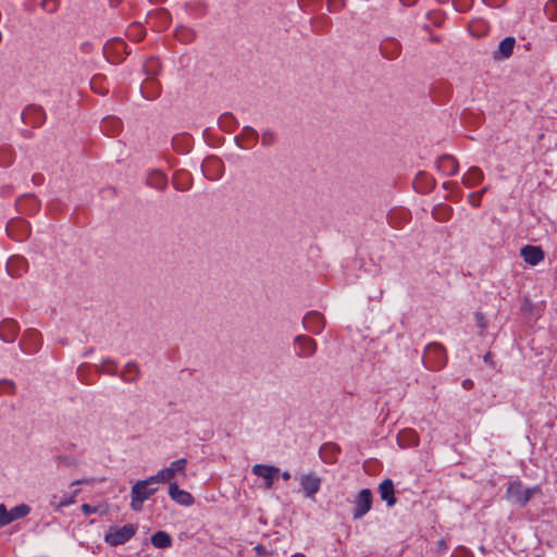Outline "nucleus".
I'll return each instance as SVG.
<instances>
[{
    "mask_svg": "<svg viewBox=\"0 0 557 557\" xmlns=\"http://www.w3.org/2000/svg\"><path fill=\"white\" fill-rule=\"evenodd\" d=\"M300 484L306 496L313 498L320 490L321 479L313 474H306L300 478Z\"/></svg>",
    "mask_w": 557,
    "mask_h": 557,
    "instance_id": "6ab92c4d",
    "label": "nucleus"
},
{
    "mask_svg": "<svg viewBox=\"0 0 557 557\" xmlns=\"http://www.w3.org/2000/svg\"><path fill=\"white\" fill-rule=\"evenodd\" d=\"M41 345V335L35 329H28L24 332L20 342L21 348L28 354L35 352Z\"/></svg>",
    "mask_w": 557,
    "mask_h": 557,
    "instance_id": "1a4fd4ad",
    "label": "nucleus"
},
{
    "mask_svg": "<svg viewBox=\"0 0 557 557\" xmlns=\"http://www.w3.org/2000/svg\"><path fill=\"white\" fill-rule=\"evenodd\" d=\"M437 170L447 176H453L458 172V161L449 154L442 156L436 162Z\"/></svg>",
    "mask_w": 557,
    "mask_h": 557,
    "instance_id": "dca6fc26",
    "label": "nucleus"
},
{
    "mask_svg": "<svg viewBox=\"0 0 557 557\" xmlns=\"http://www.w3.org/2000/svg\"><path fill=\"white\" fill-rule=\"evenodd\" d=\"M481 199V194H476L475 191L468 195V201L474 208L480 206Z\"/></svg>",
    "mask_w": 557,
    "mask_h": 557,
    "instance_id": "c03bdc74",
    "label": "nucleus"
},
{
    "mask_svg": "<svg viewBox=\"0 0 557 557\" xmlns=\"http://www.w3.org/2000/svg\"><path fill=\"white\" fill-rule=\"evenodd\" d=\"M442 20L441 15L438 14V17H435V21Z\"/></svg>",
    "mask_w": 557,
    "mask_h": 557,
    "instance_id": "69168bd1",
    "label": "nucleus"
},
{
    "mask_svg": "<svg viewBox=\"0 0 557 557\" xmlns=\"http://www.w3.org/2000/svg\"><path fill=\"white\" fill-rule=\"evenodd\" d=\"M441 21H442V20H440V21H434V23H435V24H437V25H441Z\"/></svg>",
    "mask_w": 557,
    "mask_h": 557,
    "instance_id": "0e129e2a",
    "label": "nucleus"
},
{
    "mask_svg": "<svg viewBox=\"0 0 557 557\" xmlns=\"http://www.w3.org/2000/svg\"><path fill=\"white\" fill-rule=\"evenodd\" d=\"M140 91L144 98L153 100L159 97L161 92V85L156 77H148L140 86Z\"/></svg>",
    "mask_w": 557,
    "mask_h": 557,
    "instance_id": "a211bd4d",
    "label": "nucleus"
},
{
    "mask_svg": "<svg viewBox=\"0 0 557 557\" xmlns=\"http://www.w3.org/2000/svg\"><path fill=\"white\" fill-rule=\"evenodd\" d=\"M175 37L177 40L188 44L194 40L195 32L186 26H180L175 30Z\"/></svg>",
    "mask_w": 557,
    "mask_h": 557,
    "instance_id": "473e14b6",
    "label": "nucleus"
},
{
    "mask_svg": "<svg viewBox=\"0 0 557 557\" xmlns=\"http://www.w3.org/2000/svg\"><path fill=\"white\" fill-rule=\"evenodd\" d=\"M188 461L186 458H181L172 461L169 467L159 470L154 475H151V481L160 483H173L172 480L176 474L185 475V469Z\"/></svg>",
    "mask_w": 557,
    "mask_h": 557,
    "instance_id": "7ed1b4c3",
    "label": "nucleus"
},
{
    "mask_svg": "<svg viewBox=\"0 0 557 557\" xmlns=\"http://www.w3.org/2000/svg\"><path fill=\"white\" fill-rule=\"evenodd\" d=\"M27 269L28 262L22 256H12L7 262V270L11 276H21Z\"/></svg>",
    "mask_w": 557,
    "mask_h": 557,
    "instance_id": "f3484780",
    "label": "nucleus"
},
{
    "mask_svg": "<svg viewBox=\"0 0 557 557\" xmlns=\"http://www.w3.org/2000/svg\"><path fill=\"white\" fill-rule=\"evenodd\" d=\"M9 509L4 504H0V528L10 524Z\"/></svg>",
    "mask_w": 557,
    "mask_h": 557,
    "instance_id": "58836bf2",
    "label": "nucleus"
},
{
    "mask_svg": "<svg viewBox=\"0 0 557 557\" xmlns=\"http://www.w3.org/2000/svg\"><path fill=\"white\" fill-rule=\"evenodd\" d=\"M82 510L85 515L95 513L97 511L96 508L89 504L82 505Z\"/></svg>",
    "mask_w": 557,
    "mask_h": 557,
    "instance_id": "49530a36",
    "label": "nucleus"
},
{
    "mask_svg": "<svg viewBox=\"0 0 557 557\" xmlns=\"http://www.w3.org/2000/svg\"><path fill=\"white\" fill-rule=\"evenodd\" d=\"M486 5L492 8H499L502 7L506 0H482Z\"/></svg>",
    "mask_w": 557,
    "mask_h": 557,
    "instance_id": "a18cd8bd",
    "label": "nucleus"
},
{
    "mask_svg": "<svg viewBox=\"0 0 557 557\" xmlns=\"http://www.w3.org/2000/svg\"><path fill=\"white\" fill-rule=\"evenodd\" d=\"M121 0H110L111 4L112 5H117L120 3Z\"/></svg>",
    "mask_w": 557,
    "mask_h": 557,
    "instance_id": "13d9d810",
    "label": "nucleus"
},
{
    "mask_svg": "<svg viewBox=\"0 0 557 557\" xmlns=\"http://www.w3.org/2000/svg\"><path fill=\"white\" fill-rule=\"evenodd\" d=\"M488 190V186H484L481 190L475 191L476 194H481V197Z\"/></svg>",
    "mask_w": 557,
    "mask_h": 557,
    "instance_id": "5fc2aeb1",
    "label": "nucleus"
},
{
    "mask_svg": "<svg viewBox=\"0 0 557 557\" xmlns=\"http://www.w3.org/2000/svg\"><path fill=\"white\" fill-rule=\"evenodd\" d=\"M282 478H283V480L288 481L290 479V473L285 471L282 473Z\"/></svg>",
    "mask_w": 557,
    "mask_h": 557,
    "instance_id": "864d4df0",
    "label": "nucleus"
},
{
    "mask_svg": "<svg viewBox=\"0 0 557 557\" xmlns=\"http://www.w3.org/2000/svg\"><path fill=\"white\" fill-rule=\"evenodd\" d=\"M170 13L165 9L152 11L147 16V23L159 32L165 29L170 25Z\"/></svg>",
    "mask_w": 557,
    "mask_h": 557,
    "instance_id": "f8f14e48",
    "label": "nucleus"
},
{
    "mask_svg": "<svg viewBox=\"0 0 557 557\" xmlns=\"http://www.w3.org/2000/svg\"><path fill=\"white\" fill-rule=\"evenodd\" d=\"M317 342L307 335H297L294 339L295 355L298 358H310L317 351Z\"/></svg>",
    "mask_w": 557,
    "mask_h": 557,
    "instance_id": "423d86ee",
    "label": "nucleus"
},
{
    "mask_svg": "<svg viewBox=\"0 0 557 557\" xmlns=\"http://www.w3.org/2000/svg\"><path fill=\"white\" fill-rule=\"evenodd\" d=\"M228 119H231V116H230V115H224V116H222V117H221V123H222V122H224L225 120H228Z\"/></svg>",
    "mask_w": 557,
    "mask_h": 557,
    "instance_id": "bf43d9fd",
    "label": "nucleus"
},
{
    "mask_svg": "<svg viewBox=\"0 0 557 557\" xmlns=\"http://www.w3.org/2000/svg\"><path fill=\"white\" fill-rule=\"evenodd\" d=\"M258 137V132L255 128L246 126L244 127L240 137L237 138L238 146L244 149H249L256 145Z\"/></svg>",
    "mask_w": 557,
    "mask_h": 557,
    "instance_id": "393cba45",
    "label": "nucleus"
},
{
    "mask_svg": "<svg viewBox=\"0 0 557 557\" xmlns=\"http://www.w3.org/2000/svg\"><path fill=\"white\" fill-rule=\"evenodd\" d=\"M157 481H151V476L137 481L131 490V508L135 511L143 509L145 500L149 499L158 491Z\"/></svg>",
    "mask_w": 557,
    "mask_h": 557,
    "instance_id": "f257e3e1",
    "label": "nucleus"
},
{
    "mask_svg": "<svg viewBox=\"0 0 557 557\" xmlns=\"http://www.w3.org/2000/svg\"><path fill=\"white\" fill-rule=\"evenodd\" d=\"M455 9L459 12H467L471 9L473 0H453Z\"/></svg>",
    "mask_w": 557,
    "mask_h": 557,
    "instance_id": "c9c22d12",
    "label": "nucleus"
},
{
    "mask_svg": "<svg viewBox=\"0 0 557 557\" xmlns=\"http://www.w3.org/2000/svg\"><path fill=\"white\" fill-rule=\"evenodd\" d=\"M7 233L14 240L23 242L30 233L28 223L23 219H12L7 224Z\"/></svg>",
    "mask_w": 557,
    "mask_h": 557,
    "instance_id": "0eeeda50",
    "label": "nucleus"
},
{
    "mask_svg": "<svg viewBox=\"0 0 557 557\" xmlns=\"http://www.w3.org/2000/svg\"><path fill=\"white\" fill-rule=\"evenodd\" d=\"M98 78L97 77H94L90 82V85H91V88L95 89V85L97 83Z\"/></svg>",
    "mask_w": 557,
    "mask_h": 557,
    "instance_id": "4d7b16f0",
    "label": "nucleus"
},
{
    "mask_svg": "<svg viewBox=\"0 0 557 557\" xmlns=\"http://www.w3.org/2000/svg\"><path fill=\"white\" fill-rule=\"evenodd\" d=\"M78 493L79 490H75L72 494H64L61 497L53 494L50 496L49 505L54 509V511H60L62 508L73 505Z\"/></svg>",
    "mask_w": 557,
    "mask_h": 557,
    "instance_id": "aec40b11",
    "label": "nucleus"
},
{
    "mask_svg": "<svg viewBox=\"0 0 557 557\" xmlns=\"http://www.w3.org/2000/svg\"><path fill=\"white\" fill-rule=\"evenodd\" d=\"M326 1H327L329 12H333V13L342 11L346 5L345 0H326Z\"/></svg>",
    "mask_w": 557,
    "mask_h": 557,
    "instance_id": "e433bc0d",
    "label": "nucleus"
},
{
    "mask_svg": "<svg viewBox=\"0 0 557 557\" xmlns=\"http://www.w3.org/2000/svg\"><path fill=\"white\" fill-rule=\"evenodd\" d=\"M453 185H455V184H454V183H450V182H445V183L443 184V187H444L445 189H448V188H449L450 186H453Z\"/></svg>",
    "mask_w": 557,
    "mask_h": 557,
    "instance_id": "6e6d98bb",
    "label": "nucleus"
},
{
    "mask_svg": "<svg viewBox=\"0 0 557 557\" xmlns=\"http://www.w3.org/2000/svg\"><path fill=\"white\" fill-rule=\"evenodd\" d=\"M372 507V493L369 488L361 490L354 500L352 517L361 519Z\"/></svg>",
    "mask_w": 557,
    "mask_h": 557,
    "instance_id": "39448f33",
    "label": "nucleus"
},
{
    "mask_svg": "<svg viewBox=\"0 0 557 557\" xmlns=\"http://www.w3.org/2000/svg\"><path fill=\"white\" fill-rule=\"evenodd\" d=\"M437 1H438V2H442V3H444V2H446L447 0H437Z\"/></svg>",
    "mask_w": 557,
    "mask_h": 557,
    "instance_id": "774afa93",
    "label": "nucleus"
},
{
    "mask_svg": "<svg viewBox=\"0 0 557 557\" xmlns=\"http://www.w3.org/2000/svg\"><path fill=\"white\" fill-rule=\"evenodd\" d=\"M23 201H30L35 203L36 199L33 196L26 197L25 199L18 201V206H22Z\"/></svg>",
    "mask_w": 557,
    "mask_h": 557,
    "instance_id": "603ef678",
    "label": "nucleus"
},
{
    "mask_svg": "<svg viewBox=\"0 0 557 557\" xmlns=\"http://www.w3.org/2000/svg\"><path fill=\"white\" fill-rule=\"evenodd\" d=\"M275 141V134L272 131L262 133L261 144L263 146H271Z\"/></svg>",
    "mask_w": 557,
    "mask_h": 557,
    "instance_id": "79ce46f5",
    "label": "nucleus"
},
{
    "mask_svg": "<svg viewBox=\"0 0 557 557\" xmlns=\"http://www.w3.org/2000/svg\"><path fill=\"white\" fill-rule=\"evenodd\" d=\"M144 69L146 73L149 75V77H156L158 73L160 72L161 64L157 58H149L145 64Z\"/></svg>",
    "mask_w": 557,
    "mask_h": 557,
    "instance_id": "72a5a7b5",
    "label": "nucleus"
},
{
    "mask_svg": "<svg viewBox=\"0 0 557 557\" xmlns=\"http://www.w3.org/2000/svg\"><path fill=\"white\" fill-rule=\"evenodd\" d=\"M146 183L152 188L163 190L168 186V177L163 172L153 170L148 173Z\"/></svg>",
    "mask_w": 557,
    "mask_h": 557,
    "instance_id": "a878e982",
    "label": "nucleus"
},
{
    "mask_svg": "<svg viewBox=\"0 0 557 557\" xmlns=\"http://www.w3.org/2000/svg\"><path fill=\"white\" fill-rule=\"evenodd\" d=\"M423 364L431 371L443 369L447 362V355L445 347L440 343L429 344L422 357Z\"/></svg>",
    "mask_w": 557,
    "mask_h": 557,
    "instance_id": "f03ea898",
    "label": "nucleus"
},
{
    "mask_svg": "<svg viewBox=\"0 0 557 557\" xmlns=\"http://www.w3.org/2000/svg\"><path fill=\"white\" fill-rule=\"evenodd\" d=\"M508 497L520 505H525L532 497L533 491L524 488L520 482H511L507 488Z\"/></svg>",
    "mask_w": 557,
    "mask_h": 557,
    "instance_id": "9d476101",
    "label": "nucleus"
},
{
    "mask_svg": "<svg viewBox=\"0 0 557 557\" xmlns=\"http://www.w3.org/2000/svg\"><path fill=\"white\" fill-rule=\"evenodd\" d=\"M515 45H516V39L513 37L504 38L499 42L498 49L493 52L494 60L508 59L513 52Z\"/></svg>",
    "mask_w": 557,
    "mask_h": 557,
    "instance_id": "4be33fe9",
    "label": "nucleus"
},
{
    "mask_svg": "<svg viewBox=\"0 0 557 557\" xmlns=\"http://www.w3.org/2000/svg\"><path fill=\"white\" fill-rule=\"evenodd\" d=\"M523 260L530 265H537L540 262L544 260V251L539 246H524L520 251Z\"/></svg>",
    "mask_w": 557,
    "mask_h": 557,
    "instance_id": "4468645a",
    "label": "nucleus"
},
{
    "mask_svg": "<svg viewBox=\"0 0 557 557\" xmlns=\"http://www.w3.org/2000/svg\"><path fill=\"white\" fill-rule=\"evenodd\" d=\"M379 493L382 500L386 502L388 507H392L396 504V497L394 494V483L391 479H385L379 485Z\"/></svg>",
    "mask_w": 557,
    "mask_h": 557,
    "instance_id": "b1692460",
    "label": "nucleus"
},
{
    "mask_svg": "<svg viewBox=\"0 0 557 557\" xmlns=\"http://www.w3.org/2000/svg\"><path fill=\"white\" fill-rule=\"evenodd\" d=\"M137 528L134 524H125L121 528H110L104 535V541L111 546H119L131 540Z\"/></svg>",
    "mask_w": 557,
    "mask_h": 557,
    "instance_id": "20e7f679",
    "label": "nucleus"
},
{
    "mask_svg": "<svg viewBox=\"0 0 557 557\" xmlns=\"http://www.w3.org/2000/svg\"><path fill=\"white\" fill-rule=\"evenodd\" d=\"M255 549H256V552H257V554H258L259 556H263V555H265V554H267V549H265V547H264V546H262V545H257V546L255 547Z\"/></svg>",
    "mask_w": 557,
    "mask_h": 557,
    "instance_id": "8fccbe9b",
    "label": "nucleus"
},
{
    "mask_svg": "<svg viewBox=\"0 0 557 557\" xmlns=\"http://www.w3.org/2000/svg\"><path fill=\"white\" fill-rule=\"evenodd\" d=\"M484 180L483 171L478 166H471L462 176V184L467 188H473Z\"/></svg>",
    "mask_w": 557,
    "mask_h": 557,
    "instance_id": "5701e85b",
    "label": "nucleus"
},
{
    "mask_svg": "<svg viewBox=\"0 0 557 557\" xmlns=\"http://www.w3.org/2000/svg\"><path fill=\"white\" fill-rule=\"evenodd\" d=\"M40 7L48 13H54L59 8V0H42Z\"/></svg>",
    "mask_w": 557,
    "mask_h": 557,
    "instance_id": "f704fd0d",
    "label": "nucleus"
},
{
    "mask_svg": "<svg viewBox=\"0 0 557 557\" xmlns=\"http://www.w3.org/2000/svg\"><path fill=\"white\" fill-rule=\"evenodd\" d=\"M20 326L13 319H5L0 323V338L13 343L18 334Z\"/></svg>",
    "mask_w": 557,
    "mask_h": 557,
    "instance_id": "ddd939ff",
    "label": "nucleus"
},
{
    "mask_svg": "<svg viewBox=\"0 0 557 557\" xmlns=\"http://www.w3.org/2000/svg\"><path fill=\"white\" fill-rule=\"evenodd\" d=\"M461 385H462V387H463L465 389H471V388L473 387V385H474V384H473V381H472V380H470V379H466V380H463V381H462Z\"/></svg>",
    "mask_w": 557,
    "mask_h": 557,
    "instance_id": "09e8293b",
    "label": "nucleus"
},
{
    "mask_svg": "<svg viewBox=\"0 0 557 557\" xmlns=\"http://www.w3.org/2000/svg\"><path fill=\"white\" fill-rule=\"evenodd\" d=\"M59 460H60V462H62V461L66 462V458H64V457H59Z\"/></svg>",
    "mask_w": 557,
    "mask_h": 557,
    "instance_id": "052dcab7",
    "label": "nucleus"
},
{
    "mask_svg": "<svg viewBox=\"0 0 557 557\" xmlns=\"http://www.w3.org/2000/svg\"><path fill=\"white\" fill-rule=\"evenodd\" d=\"M151 543L157 548H168L172 545V539L166 532L158 531L151 536Z\"/></svg>",
    "mask_w": 557,
    "mask_h": 557,
    "instance_id": "cd10ccee",
    "label": "nucleus"
},
{
    "mask_svg": "<svg viewBox=\"0 0 557 557\" xmlns=\"http://www.w3.org/2000/svg\"><path fill=\"white\" fill-rule=\"evenodd\" d=\"M413 187L417 191L421 194H426L433 190V188L435 187V181L430 174L425 172H420L417 174L413 181Z\"/></svg>",
    "mask_w": 557,
    "mask_h": 557,
    "instance_id": "412c9836",
    "label": "nucleus"
},
{
    "mask_svg": "<svg viewBox=\"0 0 557 557\" xmlns=\"http://www.w3.org/2000/svg\"><path fill=\"white\" fill-rule=\"evenodd\" d=\"M128 35L134 40H141L144 38V30L140 25H133L128 29Z\"/></svg>",
    "mask_w": 557,
    "mask_h": 557,
    "instance_id": "a19ab883",
    "label": "nucleus"
},
{
    "mask_svg": "<svg viewBox=\"0 0 557 557\" xmlns=\"http://www.w3.org/2000/svg\"><path fill=\"white\" fill-rule=\"evenodd\" d=\"M397 443L401 448L414 447L419 443V436L413 430H403L397 435Z\"/></svg>",
    "mask_w": 557,
    "mask_h": 557,
    "instance_id": "bb28decb",
    "label": "nucleus"
},
{
    "mask_svg": "<svg viewBox=\"0 0 557 557\" xmlns=\"http://www.w3.org/2000/svg\"><path fill=\"white\" fill-rule=\"evenodd\" d=\"M100 371L103 372V373H107V374H115L116 371H117V366L114 361L112 360H107L104 361L101 367H100Z\"/></svg>",
    "mask_w": 557,
    "mask_h": 557,
    "instance_id": "4c0bfd02",
    "label": "nucleus"
},
{
    "mask_svg": "<svg viewBox=\"0 0 557 557\" xmlns=\"http://www.w3.org/2000/svg\"><path fill=\"white\" fill-rule=\"evenodd\" d=\"M324 323V317L318 311L308 312L302 319L304 327L313 334H320Z\"/></svg>",
    "mask_w": 557,
    "mask_h": 557,
    "instance_id": "9b49d317",
    "label": "nucleus"
},
{
    "mask_svg": "<svg viewBox=\"0 0 557 557\" xmlns=\"http://www.w3.org/2000/svg\"><path fill=\"white\" fill-rule=\"evenodd\" d=\"M109 122H113V123L119 124V121H117V120H109V121H107L106 123H109Z\"/></svg>",
    "mask_w": 557,
    "mask_h": 557,
    "instance_id": "680f3d73",
    "label": "nucleus"
},
{
    "mask_svg": "<svg viewBox=\"0 0 557 557\" xmlns=\"http://www.w3.org/2000/svg\"><path fill=\"white\" fill-rule=\"evenodd\" d=\"M92 482H94L92 479H82V480L73 481L71 483V485L74 486V485H77V484H91Z\"/></svg>",
    "mask_w": 557,
    "mask_h": 557,
    "instance_id": "de8ad7c7",
    "label": "nucleus"
},
{
    "mask_svg": "<svg viewBox=\"0 0 557 557\" xmlns=\"http://www.w3.org/2000/svg\"><path fill=\"white\" fill-rule=\"evenodd\" d=\"M252 473L264 480V488L273 487L274 481L280 474V469L275 466L255 465L251 469Z\"/></svg>",
    "mask_w": 557,
    "mask_h": 557,
    "instance_id": "6e6552de",
    "label": "nucleus"
},
{
    "mask_svg": "<svg viewBox=\"0 0 557 557\" xmlns=\"http://www.w3.org/2000/svg\"><path fill=\"white\" fill-rule=\"evenodd\" d=\"M432 214L435 220H437L440 222H445L451 218L453 208L448 205L441 203V205H437L436 207H434Z\"/></svg>",
    "mask_w": 557,
    "mask_h": 557,
    "instance_id": "c85d7f7f",
    "label": "nucleus"
},
{
    "mask_svg": "<svg viewBox=\"0 0 557 557\" xmlns=\"http://www.w3.org/2000/svg\"><path fill=\"white\" fill-rule=\"evenodd\" d=\"M545 12L552 20H557V0H549L545 5Z\"/></svg>",
    "mask_w": 557,
    "mask_h": 557,
    "instance_id": "ea45409f",
    "label": "nucleus"
},
{
    "mask_svg": "<svg viewBox=\"0 0 557 557\" xmlns=\"http://www.w3.org/2000/svg\"><path fill=\"white\" fill-rule=\"evenodd\" d=\"M14 391V384L11 381H0V395L11 394Z\"/></svg>",
    "mask_w": 557,
    "mask_h": 557,
    "instance_id": "37998d69",
    "label": "nucleus"
},
{
    "mask_svg": "<svg viewBox=\"0 0 557 557\" xmlns=\"http://www.w3.org/2000/svg\"><path fill=\"white\" fill-rule=\"evenodd\" d=\"M484 360H485V361L490 360V354H487V355L484 357Z\"/></svg>",
    "mask_w": 557,
    "mask_h": 557,
    "instance_id": "e2e57ef3",
    "label": "nucleus"
},
{
    "mask_svg": "<svg viewBox=\"0 0 557 557\" xmlns=\"http://www.w3.org/2000/svg\"><path fill=\"white\" fill-rule=\"evenodd\" d=\"M338 447L333 443H327L321 446L320 456L321 458L327 462L332 463L335 461V455L338 453Z\"/></svg>",
    "mask_w": 557,
    "mask_h": 557,
    "instance_id": "c756f323",
    "label": "nucleus"
},
{
    "mask_svg": "<svg viewBox=\"0 0 557 557\" xmlns=\"http://www.w3.org/2000/svg\"><path fill=\"white\" fill-rule=\"evenodd\" d=\"M34 111L41 113L40 109H33Z\"/></svg>",
    "mask_w": 557,
    "mask_h": 557,
    "instance_id": "338daca9",
    "label": "nucleus"
},
{
    "mask_svg": "<svg viewBox=\"0 0 557 557\" xmlns=\"http://www.w3.org/2000/svg\"><path fill=\"white\" fill-rule=\"evenodd\" d=\"M399 1H400L404 5H406V7H411V5H413V4L417 2V0H399Z\"/></svg>",
    "mask_w": 557,
    "mask_h": 557,
    "instance_id": "3c124183",
    "label": "nucleus"
},
{
    "mask_svg": "<svg viewBox=\"0 0 557 557\" xmlns=\"http://www.w3.org/2000/svg\"><path fill=\"white\" fill-rule=\"evenodd\" d=\"M30 507L26 504H21L13 507L12 509L9 510L10 522L12 523L15 520L26 517L30 512Z\"/></svg>",
    "mask_w": 557,
    "mask_h": 557,
    "instance_id": "2f4dec72",
    "label": "nucleus"
},
{
    "mask_svg": "<svg viewBox=\"0 0 557 557\" xmlns=\"http://www.w3.org/2000/svg\"><path fill=\"white\" fill-rule=\"evenodd\" d=\"M139 376V368L134 362H128L121 373V377L125 382H134Z\"/></svg>",
    "mask_w": 557,
    "mask_h": 557,
    "instance_id": "7c9ffc66",
    "label": "nucleus"
},
{
    "mask_svg": "<svg viewBox=\"0 0 557 557\" xmlns=\"http://www.w3.org/2000/svg\"><path fill=\"white\" fill-rule=\"evenodd\" d=\"M169 495L175 503L180 505L190 506L194 504L193 495L184 490H181L176 482L170 483Z\"/></svg>",
    "mask_w": 557,
    "mask_h": 557,
    "instance_id": "2eb2a0df",
    "label": "nucleus"
}]
</instances>
